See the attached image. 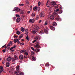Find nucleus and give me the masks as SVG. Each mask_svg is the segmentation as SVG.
Listing matches in <instances>:
<instances>
[{"label": "nucleus", "mask_w": 75, "mask_h": 75, "mask_svg": "<svg viewBox=\"0 0 75 75\" xmlns=\"http://www.w3.org/2000/svg\"><path fill=\"white\" fill-rule=\"evenodd\" d=\"M47 24H48V22H47V21H46L45 23V25H47Z\"/></svg>", "instance_id": "32"}, {"label": "nucleus", "mask_w": 75, "mask_h": 75, "mask_svg": "<svg viewBox=\"0 0 75 75\" xmlns=\"http://www.w3.org/2000/svg\"><path fill=\"white\" fill-rule=\"evenodd\" d=\"M35 51L36 52H39L40 51V49L37 48L35 50Z\"/></svg>", "instance_id": "29"}, {"label": "nucleus", "mask_w": 75, "mask_h": 75, "mask_svg": "<svg viewBox=\"0 0 75 75\" xmlns=\"http://www.w3.org/2000/svg\"><path fill=\"white\" fill-rule=\"evenodd\" d=\"M19 5L20 6H24V4H20Z\"/></svg>", "instance_id": "43"}, {"label": "nucleus", "mask_w": 75, "mask_h": 75, "mask_svg": "<svg viewBox=\"0 0 75 75\" xmlns=\"http://www.w3.org/2000/svg\"><path fill=\"white\" fill-rule=\"evenodd\" d=\"M20 13L21 14H24V12L23 11H21Z\"/></svg>", "instance_id": "26"}, {"label": "nucleus", "mask_w": 75, "mask_h": 75, "mask_svg": "<svg viewBox=\"0 0 75 75\" xmlns=\"http://www.w3.org/2000/svg\"><path fill=\"white\" fill-rule=\"evenodd\" d=\"M54 16L55 17V19L56 20H57V21H59V20L60 19V18L59 17V16H58V13L56 12H54Z\"/></svg>", "instance_id": "1"}, {"label": "nucleus", "mask_w": 75, "mask_h": 75, "mask_svg": "<svg viewBox=\"0 0 75 75\" xmlns=\"http://www.w3.org/2000/svg\"><path fill=\"white\" fill-rule=\"evenodd\" d=\"M20 42H17V43L18 44H20Z\"/></svg>", "instance_id": "64"}, {"label": "nucleus", "mask_w": 75, "mask_h": 75, "mask_svg": "<svg viewBox=\"0 0 75 75\" xmlns=\"http://www.w3.org/2000/svg\"><path fill=\"white\" fill-rule=\"evenodd\" d=\"M44 31L46 34H48V30H47V29H44Z\"/></svg>", "instance_id": "14"}, {"label": "nucleus", "mask_w": 75, "mask_h": 75, "mask_svg": "<svg viewBox=\"0 0 75 75\" xmlns=\"http://www.w3.org/2000/svg\"><path fill=\"white\" fill-rule=\"evenodd\" d=\"M6 67H8L10 66V63H7L6 64Z\"/></svg>", "instance_id": "16"}, {"label": "nucleus", "mask_w": 75, "mask_h": 75, "mask_svg": "<svg viewBox=\"0 0 75 75\" xmlns=\"http://www.w3.org/2000/svg\"><path fill=\"white\" fill-rule=\"evenodd\" d=\"M21 9L20 8H18V7H15L14 8L13 11H16L17 12H19L20 11Z\"/></svg>", "instance_id": "2"}, {"label": "nucleus", "mask_w": 75, "mask_h": 75, "mask_svg": "<svg viewBox=\"0 0 75 75\" xmlns=\"http://www.w3.org/2000/svg\"><path fill=\"white\" fill-rule=\"evenodd\" d=\"M29 23H31L32 22V19H30L29 21Z\"/></svg>", "instance_id": "49"}, {"label": "nucleus", "mask_w": 75, "mask_h": 75, "mask_svg": "<svg viewBox=\"0 0 75 75\" xmlns=\"http://www.w3.org/2000/svg\"><path fill=\"white\" fill-rule=\"evenodd\" d=\"M36 59H35V57H34L33 56L32 58V61H35Z\"/></svg>", "instance_id": "13"}, {"label": "nucleus", "mask_w": 75, "mask_h": 75, "mask_svg": "<svg viewBox=\"0 0 75 75\" xmlns=\"http://www.w3.org/2000/svg\"><path fill=\"white\" fill-rule=\"evenodd\" d=\"M6 60L7 61H10L11 60V57H8L7 58Z\"/></svg>", "instance_id": "7"}, {"label": "nucleus", "mask_w": 75, "mask_h": 75, "mask_svg": "<svg viewBox=\"0 0 75 75\" xmlns=\"http://www.w3.org/2000/svg\"><path fill=\"white\" fill-rule=\"evenodd\" d=\"M13 19V21H15V20H16V17H14Z\"/></svg>", "instance_id": "38"}, {"label": "nucleus", "mask_w": 75, "mask_h": 75, "mask_svg": "<svg viewBox=\"0 0 75 75\" xmlns=\"http://www.w3.org/2000/svg\"><path fill=\"white\" fill-rule=\"evenodd\" d=\"M13 43H12V42L11 41H10L9 43H8L7 45V47L8 48V49L10 48V46L12 45Z\"/></svg>", "instance_id": "3"}, {"label": "nucleus", "mask_w": 75, "mask_h": 75, "mask_svg": "<svg viewBox=\"0 0 75 75\" xmlns=\"http://www.w3.org/2000/svg\"><path fill=\"white\" fill-rule=\"evenodd\" d=\"M24 54L26 56H27V55H28V52H25Z\"/></svg>", "instance_id": "21"}, {"label": "nucleus", "mask_w": 75, "mask_h": 75, "mask_svg": "<svg viewBox=\"0 0 75 75\" xmlns=\"http://www.w3.org/2000/svg\"><path fill=\"white\" fill-rule=\"evenodd\" d=\"M24 35L23 34H21L20 36H19V38H23V36Z\"/></svg>", "instance_id": "25"}, {"label": "nucleus", "mask_w": 75, "mask_h": 75, "mask_svg": "<svg viewBox=\"0 0 75 75\" xmlns=\"http://www.w3.org/2000/svg\"><path fill=\"white\" fill-rule=\"evenodd\" d=\"M16 17H20V16L19 15L17 14L16 15Z\"/></svg>", "instance_id": "37"}, {"label": "nucleus", "mask_w": 75, "mask_h": 75, "mask_svg": "<svg viewBox=\"0 0 75 75\" xmlns=\"http://www.w3.org/2000/svg\"><path fill=\"white\" fill-rule=\"evenodd\" d=\"M17 38H16V39H14V43H15V44L17 43Z\"/></svg>", "instance_id": "23"}, {"label": "nucleus", "mask_w": 75, "mask_h": 75, "mask_svg": "<svg viewBox=\"0 0 75 75\" xmlns=\"http://www.w3.org/2000/svg\"><path fill=\"white\" fill-rule=\"evenodd\" d=\"M19 75H24V73L22 72H21L19 73Z\"/></svg>", "instance_id": "27"}, {"label": "nucleus", "mask_w": 75, "mask_h": 75, "mask_svg": "<svg viewBox=\"0 0 75 75\" xmlns=\"http://www.w3.org/2000/svg\"><path fill=\"white\" fill-rule=\"evenodd\" d=\"M26 39L27 40H28L29 39H28V35H27V37H26Z\"/></svg>", "instance_id": "47"}, {"label": "nucleus", "mask_w": 75, "mask_h": 75, "mask_svg": "<svg viewBox=\"0 0 75 75\" xmlns=\"http://www.w3.org/2000/svg\"><path fill=\"white\" fill-rule=\"evenodd\" d=\"M35 41H36V40H35L34 41H33V44H34V43L35 42Z\"/></svg>", "instance_id": "53"}, {"label": "nucleus", "mask_w": 75, "mask_h": 75, "mask_svg": "<svg viewBox=\"0 0 75 75\" xmlns=\"http://www.w3.org/2000/svg\"><path fill=\"white\" fill-rule=\"evenodd\" d=\"M32 8H33V6H30V10H31V9H32Z\"/></svg>", "instance_id": "54"}, {"label": "nucleus", "mask_w": 75, "mask_h": 75, "mask_svg": "<svg viewBox=\"0 0 75 75\" xmlns=\"http://www.w3.org/2000/svg\"><path fill=\"white\" fill-rule=\"evenodd\" d=\"M38 17H39V16H38V15H37L36 16V20H38Z\"/></svg>", "instance_id": "39"}, {"label": "nucleus", "mask_w": 75, "mask_h": 75, "mask_svg": "<svg viewBox=\"0 0 75 75\" xmlns=\"http://www.w3.org/2000/svg\"><path fill=\"white\" fill-rule=\"evenodd\" d=\"M16 33L17 34H18V35H20V32L19 31H16Z\"/></svg>", "instance_id": "20"}, {"label": "nucleus", "mask_w": 75, "mask_h": 75, "mask_svg": "<svg viewBox=\"0 0 75 75\" xmlns=\"http://www.w3.org/2000/svg\"><path fill=\"white\" fill-rule=\"evenodd\" d=\"M14 58L16 61L18 60V57H17L16 55H15L14 56Z\"/></svg>", "instance_id": "11"}, {"label": "nucleus", "mask_w": 75, "mask_h": 75, "mask_svg": "<svg viewBox=\"0 0 75 75\" xmlns=\"http://www.w3.org/2000/svg\"><path fill=\"white\" fill-rule=\"evenodd\" d=\"M36 44H39V42H37Z\"/></svg>", "instance_id": "60"}, {"label": "nucleus", "mask_w": 75, "mask_h": 75, "mask_svg": "<svg viewBox=\"0 0 75 75\" xmlns=\"http://www.w3.org/2000/svg\"><path fill=\"white\" fill-rule=\"evenodd\" d=\"M31 49H32V50H33V51H35V50L34 49V48L33 47H31Z\"/></svg>", "instance_id": "44"}, {"label": "nucleus", "mask_w": 75, "mask_h": 75, "mask_svg": "<svg viewBox=\"0 0 75 75\" xmlns=\"http://www.w3.org/2000/svg\"><path fill=\"white\" fill-rule=\"evenodd\" d=\"M40 32L42 34H43V32H44V30H42Z\"/></svg>", "instance_id": "50"}, {"label": "nucleus", "mask_w": 75, "mask_h": 75, "mask_svg": "<svg viewBox=\"0 0 75 75\" xmlns=\"http://www.w3.org/2000/svg\"><path fill=\"white\" fill-rule=\"evenodd\" d=\"M37 10V7L35 6V7H34L33 8V10Z\"/></svg>", "instance_id": "45"}, {"label": "nucleus", "mask_w": 75, "mask_h": 75, "mask_svg": "<svg viewBox=\"0 0 75 75\" xmlns=\"http://www.w3.org/2000/svg\"><path fill=\"white\" fill-rule=\"evenodd\" d=\"M50 18L52 20H54V16H53L52 15H51L50 17Z\"/></svg>", "instance_id": "9"}, {"label": "nucleus", "mask_w": 75, "mask_h": 75, "mask_svg": "<svg viewBox=\"0 0 75 75\" xmlns=\"http://www.w3.org/2000/svg\"><path fill=\"white\" fill-rule=\"evenodd\" d=\"M25 52V51L24 50H21V51H20V52L22 53V52Z\"/></svg>", "instance_id": "46"}, {"label": "nucleus", "mask_w": 75, "mask_h": 75, "mask_svg": "<svg viewBox=\"0 0 75 75\" xmlns=\"http://www.w3.org/2000/svg\"><path fill=\"white\" fill-rule=\"evenodd\" d=\"M31 54H33V55H34V54H35V53H34V52H31Z\"/></svg>", "instance_id": "42"}, {"label": "nucleus", "mask_w": 75, "mask_h": 75, "mask_svg": "<svg viewBox=\"0 0 75 75\" xmlns=\"http://www.w3.org/2000/svg\"><path fill=\"white\" fill-rule=\"evenodd\" d=\"M14 48L13 47H11V48H10V50H13Z\"/></svg>", "instance_id": "55"}, {"label": "nucleus", "mask_w": 75, "mask_h": 75, "mask_svg": "<svg viewBox=\"0 0 75 75\" xmlns=\"http://www.w3.org/2000/svg\"><path fill=\"white\" fill-rule=\"evenodd\" d=\"M21 31L22 32H24V31H25V29L23 27L21 28Z\"/></svg>", "instance_id": "15"}, {"label": "nucleus", "mask_w": 75, "mask_h": 75, "mask_svg": "<svg viewBox=\"0 0 75 75\" xmlns=\"http://www.w3.org/2000/svg\"><path fill=\"white\" fill-rule=\"evenodd\" d=\"M36 10L38 11H40V8L39 7H37Z\"/></svg>", "instance_id": "28"}, {"label": "nucleus", "mask_w": 75, "mask_h": 75, "mask_svg": "<svg viewBox=\"0 0 75 75\" xmlns=\"http://www.w3.org/2000/svg\"><path fill=\"white\" fill-rule=\"evenodd\" d=\"M21 21V18H18L16 19V22L17 23H20Z\"/></svg>", "instance_id": "6"}, {"label": "nucleus", "mask_w": 75, "mask_h": 75, "mask_svg": "<svg viewBox=\"0 0 75 75\" xmlns=\"http://www.w3.org/2000/svg\"><path fill=\"white\" fill-rule=\"evenodd\" d=\"M25 33L26 35H28V32H25Z\"/></svg>", "instance_id": "40"}, {"label": "nucleus", "mask_w": 75, "mask_h": 75, "mask_svg": "<svg viewBox=\"0 0 75 75\" xmlns=\"http://www.w3.org/2000/svg\"><path fill=\"white\" fill-rule=\"evenodd\" d=\"M59 11V9H56V11Z\"/></svg>", "instance_id": "61"}, {"label": "nucleus", "mask_w": 75, "mask_h": 75, "mask_svg": "<svg viewBox=\"0 0 75 75\" xmlns=\"http://www.w3.org/2000/svg\"><path fill=\"white\" fill-rule=\"evenodd\" d=\"M39 29H40V28H39V27L37 26L36 28V31H38Z\"/></svg>", "instance_id": "24"}, {"label": "nucleus", "mask_w": 75, "mask_h": 75, "mask_svg": "<svg viewBox=\"0 0 75 75\" xmlns=\"http://www.w3.org/2000/svg\"><path fill=\"white\" fill-rule=\"evenodd\" d=\"M17 42H19L20 41H19V40H18V39H17Z\"/></svg>", "instance_id": "58"}, {"label": "nucleus", "mask_w": 75, "mask_h": 75, "mask_svg": "<svg viewBox=\"0 0 75 75\" xmlns=\"http://www.w3.org/2000/svg\"><path fill=\"white\" fill-rule=\"evenodd\" d=\"M25 32H28V29H26L25 30Z\"/></svg>", "instance_id": "57"}, {"label": "nucleus", "mask_w": 75, "mask_h": 75, "mask_svg": "<svg viewBox=\"0 0 75 75\" xmlns=\"http://www.w3.org/2000/svg\"><path fill=\"white\" fill-rule=\"evenodd\" d=\"M26 4H29V2H28V1L27 0H26Z\"/></svg>", "instance_id": "30"}, {"label": "nucleus", "mask_w": 75, "mask_h": 75, "mask_svg": "<svg viewBox=\"0 0 75 75\" xmlns=\"http://www.w3.org/2000/svg\"><path fill=\"white\" fill-rule=\"evenodd\" d=\"M42 14L41 13H40V17H42Z\"/></svg>", "instance_id": "41"}, {"label": "nucleus", "mask_w": 75, "mask_h": 75, "mask_svg": "<svg viewBox=\"0 0 75 75\" xmlns=\"http://www.w3.org/2000/svg\"><path fill=\"white\" fill-rule=\"evenodd\" d=\"M52 25L53 26H54V27L56 26L57 25V23L56 22H54L52 24Z\"/></svg>", "instance_id": "17"}, {"label": "nucleus", "mask_w": 75, "mask_h": 75, "mask_svg": "<svg viewBox=\"0 0 75 75\" xmlns=\"http://www.w3.org/2000/svg\"><path fill=\"white\" fill-rule=\"evenodd\" d=\"M13 37H14V38H17L18 37V36H15V35H14L13 36Z\"/></svg>", "instance_id": "52"}, {"label": "nucleus", "mask_w": 75, "mask_h": 75, "mask_svg": "<svg viewBox=\"0 0 75 75\" xmlns=\"http://www.w3.org/2000/svg\"><path fill=\"white\" fill-rule=\"evenodd\" d=\"M19 59H21V60H23V59L24 58V57L23 56V55L22 54H21L19 56Z\"/></svg>", "instance_id": "5"}, {"label": "nucleus", "mask_w": 75, "mask_h": 75, "mask_svg": "<svg viewBox=\"0 0 75 75\" xmlns=\"http://www.w3.org/2000/svg\"><path fill=\"white\" fill-rule=\"evenodd\" d=\"M27 58V57H25V55H24V58H23L24 59H25V58Z\"/></svg>", "instance_id": "51"}, {"label": "nucleus", "mask_w": 75, "mask_h": 75, "mask_svg": "<svg viewBox=\"0 0 75 75\" xmlns=\"http://www.w3.org/2000/svg\"><path fill=\"white\" fill-rule=\"evenodd\" d=\"M51 4L52 6H54L56 4V3L54 1H52L51 2Z\"/></svg>", "instance_id": "10"}, {"label": "nucleus", "mask_w": 75, "mask_h": 75, "mask_svg": "<svg viewBox=\"0 0 75 75\" xmlns=\"http://www.w3.org/2000/svg\"><path fill=\"white\" fill-rule=\"evenodd\" d=\"M31 16H32L33 17H35V14L34 13H32L31 14Z\"/></svg>", "instance_id": "22"}, {"label": "nucleus", "mask_w": 75, "mask_h": 75, "mask_svg": "<svg viewBox=\"0 0 75 75\" xmlns=\"http://www.w3.org/2000/svg\"><path fill=\"white\" fill-rule=\"evenodd\" d=\"M24 45V43L23 42H22L20 44V45Z\"/></svg>", "instance_id": "33"}, {"label": "nucleus", "mask_w": 75, "mask_h": 75, "mask_svg": "<svg viewBox=\"0 0 75 75\" xmlns=\"http://www.w3.org/2000/svg\"><path fill=\"white\" fill-rule=\"evenodd\" d=\"M50 28L51 30H52L53 29V26H50Z\"/></svg>", "instance_id": "35"}, {"label": "nucleus", "mask_w": 75, "mask_h": 75, "mask_svg": "<svg viewBox=\"0 0 75 75\" xmlns=\"http://www.w3.org/2000/svg\"><path fill=\"white\" fill-rule=\"evenodd\" d=\"M24 41V39H22L21 40V41Z\"/></svg>", "instance_id": "63"}, {"label": "nucleus", "mask_w": 75, "mask_h": 75, "mask_svg": "<svg viewBox=\"0 0 75 75\" xmlns=\"http://www.w3.org/2000/svg\"><path fill=\"white\" fill-rule=\"evenodd\" d=\"M0 74L2 72V71H3V70H4V69H3V66H0Z\"/></svg>", "instance_id": "4"}, {"label": "nucleus", "mask_w": 75, "mask_h": 75, "mask_svg": "<svg viewBox=\"0 0 75 75\" xmlns=\"http://www.w3.org/2000/svg\"><path fill=\"white\" fill-rule=\"evenodd\" d=\"M62 13V10L59 11V14H61V13Z\"/></svg>", "instance_id": "31"}, {"label": "nucleus", "mask_w": 75, "mask_h": 75, "mask_svg": "<svg viewBox=\"0 0 75 75\" xmlns=\"http://www.w3.org/2000/svg\"><path fill=\"white\" fill-rule=\"evenodd\" d=\"M35 39H36V40H40V39H41V37L37 36L35 37Z\"/></svg>", "instance_id": "8"}, {"label": "nucleus", "mask_w": 75, "mask_h": 75, "mask_svg": "<svg viewBox=\"0 0 75 75\" xmlns=\"http://www.w3.org/2000/svg\"><path fill=\"white\" fill-rule=\"evenodd\" d=\"M46 67H49V64H46Z\"/></svg>", "instance_id": "48"}, {"label": "nucleus", "mask_w": 75, "mask_h": 75, "mask_svg": "<svg viewBox=\"0 0 75 75\" xmlns=\"http://www.w3.org/2000/svg\"><path fill=\"white\" fill-rule=\"evenodd\" d=\"M2 51L4 52H6V50H3Z\"/></svg>", "instance_id": "56"}, {"label": "nucleus", "mask_w": 75, "mask_h": 75, "mask_svg": "<svg viewBox=\"0 0 75 75\" xmlns=\"http://www.w3.org/2000/svg\"><path fill=\"white\" fill-rule=\"evenodd\" d=\"M32 23H34V22L35 21V20L34 19H33L32 20Z\"/></svg>", "instance_id": "34"}, {"label": "nucleus", "mask_w": 75, "mask_h": 75, "mask_svg": "<svg viewBox=\"0 0 75 75\" xmlns=\"http://www.w3.org/2000/svg\"><path fill=\"white\" fill-rule=\"evenodd\" d=\"M30 11H28V12H27V13L28 14H30Z\"/></svg>", "instance_id": "62"}, {"label": "nucleus", "mask_w": 75, "mask_h": 75, "mask_svg": "<svg viewBox=\"0 0 75 75\" xmlns=\"http://www.w3.org/2000/svg\"><path fill=\"white\" fill-rule=\"evenodd\" d=\"M35 47L36 48H40V46L39 44H36L35 45Z\"/></svg>", "instance_id": "12"}, {"label": "nucleus", "mask_w": 75, "mask_h": 75, "mask_svg": "<svg viewBox=\"0 0 75 75\" xmlns=\"http://www.w3.org/2000/svg\"><path fill=\"white\" fill-rule=\"evenodd\" d=\"M32 34H35L36 33V32L35 30H32Z\"/></svg>", "instance_id": "19"}, {"label": "nucleus", "mask_w": 75, "mask_h": 75, "mask_svg": "<svg viewBox=\"0 0 75 75\" xmlns=\"http://www.w3.org/2000/svg\"><path fill=\"white\" fill-rule=\"evenodd\" d=\"M16 45H14L13 46V48H16Z\"/></svg>", "instance_id": "59"}, {"label": "nucleus", "mask_w": 75, "mask_h": 75, "mask_svg": "<svg viewBox=\"0 0 75 75\" xmlns=\"http://www.w3.org/2000/svg\"><path fill=\"white\" fill-rule=\"evenodd\" d=\"M41 5V2L40 1L38 2V6H40Z\"/></svg>", "instance_id": "36"}, {"label": "nucleus", "mask_w": 75, "mask_h": 75, "mask_svg": "<svg viewBox=\"0 0 75 75\" xmlns=\"http://www.w3.org/2000/svg\"><path fill=\"white\" fill-rule=\"evenodd\" d=\"M11 59L12 60V62H16V60L14 58H11Z\"/></svg>", "instance_id": "18"}]
</instances>
